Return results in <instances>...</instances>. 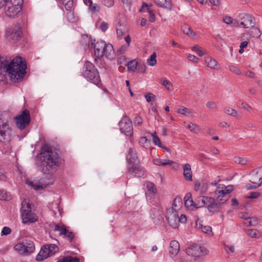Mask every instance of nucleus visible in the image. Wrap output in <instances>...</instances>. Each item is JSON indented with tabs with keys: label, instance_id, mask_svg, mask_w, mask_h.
Masks as SVG:
<instances>
[{
	"label": "nucleus",
	"instance_id": "1",
	"mask_svg": "<svg viewBox=\"0 0 262 262\" xmlns=\"http://www.w3.org/2000/svg\"><path fill=\"white\" fill-rule=\"evenodd\" d=\"M40 155V170L44 174H50V178L53 179L52 173L56 171L62 161L59 150L45 143L41 147Z\"/></svg>",
	"mask_w": 262,
	"mask_h": 262
},
{
	"label": "nucleus",
	"instance_id": "2",
	"mask_svg": "<svg viewBox=\"0 0 262 262\" xmlns=\"http://www.w3.org/2000/svg\"><path fill=\"white\" fill-rule=\"evenodd\" d=\"M26 62L20 57H16L10 62L7 60L4 68V75L14 82L26 80L27 77Z\"/></svg>",
	"mask_w": 262,
	"mask_h": 262
},
{
	"label": "nucleus",
	"instance_id": "3",
	"mask_svg": "<svg viewBox=\"0 0 262 262\" xmlns=\"http://www.w3.org/2000/svg\"><path fill=\"white\" fill-rule=\"evenodd\" d=\"M10 120L7 114H0V142L7 143L12 140L13 132L9 124Z\"/></svg>",
	"mask_w": 262,
	"mask_h": 262
},
{
	"label": "nucleus",
	"instance_id": "4",
	"mask_svg": "<svg viewBox=\"0 0 262 262\" xmlns=\"http://www.w3.org/2000/svg\"><path fill=\"white\" fill-rule=\"evenodd\" d=\"M95 40H94V41ZM91 48H94V53L96 58H100L103 56L109 58L111 55L112 52H114L113 47L111 44H106L104 41L100 40L97 41L95 44L94 42L91 41Z\"/></svg>",
	"mask_w": 262,
	"mask_h": 262
},
{
	"label": "nucleus",
	"instance_id": "5",
	"mask_svg": "<svg viewBox=\"0 0 262 262\" xmlns=\"http://www.w3.org/2000/svg\"><path fill=\"white\" fill-rule=\"evenodd\" d=\"M23 0H7L4 6L5 14L11 18H15L22 9Z\"/></svg>",
	"mask_w": 262,
	"mask_h": 262
},
{
	"label": "nucleus",
	"instance_id": "6",
	"mask_svg": "<svg viewBox=\"0 0 262 262\" xmlns=\"http://www.w3.org/2000/svg\"><path fill=\"white\" fill-rule=\"evenodd\" d=\"M21 216L23 223L30 224L38 221V217L31 210V204L25 200L21 203Z\"/></svg>",
	"mask_w": 262,
	"mask_h": 262
},
{
	"label": "nucleus",
	"instance_id": "7",
	"mask_svg": "<svg viewBox=\"0 0 262 262\" xmlns=\"http://www.w3.org/2000/svg\"><path fill=\"white\" fill-rule=\"evenodd\" d=\"M83 72V76L91 82H101L99 72L94 66L90 61H86L84 63Z\"/></svg>",
	"mask_w": 262,
	"mask_h": 262
},
{
	"label": "nucleus",
	"instance_id": "8",
	"mask_svg": "<svg viewBox=\"0 0 262 262\" xmlns=\"http://www.w3.org/2000/svg\"><path fill=\"white\" fill-rule=\"evenodd\" d=\"M22 32L19 24L16 23L9 27L6 30L5 36L10 41L16 42L20 40Z\"/></svg>",
	"mask_w": 262,
	"mask_h": 262
},
{
	"label": "nucleus",
	"instance_id": "9",
	"mask_svg": "<svg viewBox=\"0 0 262 262\" xmlns=\"http://www.w3.org/2000/svg\"><path fill=\"white\" fill-rule=\"evenodd\" d=\"M58 250V247L54 244L43 246L36 257V260L41 261L54 255Z\"/></svg>",
	"mask_w": 262,
	"mask_h": 262
},
{
	"label": "nucleus",
	"instance_id": "10",
	"mask_svg": "<svg viewBox=\"0 0 262 262\" xmlns=\"http://www.w3.org/2000/svg\"><path fill=\"white\" fill-rule=\"evenodd\" d=\"M186 253L194 257H201L208 254V250L204 247L194 244L186 249Z\"/></svg>",
	"mask_w": 262,
	"mask_h": 262
},
{
	"label": "nucleus",
	"instance_id": "11",
	"mask_svg": "<svg viewBox=\"0 0 262 262\" xmlns=\"http://www.w3.org/2000/svg\"><path fill=\"white\" fill-rule=\"evenodd\" d=\"M14 248L20 254H28L34 251L35 246L33 242L26 240L22 243L17 244Z\"/></svg>",
	"mask_w": 262,
	"mask_h": 262
},
{
	"label": "nucleus",
	"instance_id": "12",
	"mask_svg": "<svg viewBox=\"0 0 262 262\" xmlns=\"http://www.w3.org/2000/svg\"><path fill=\"white\" fill-rule=\"evenodd\" d=\"M17 127L20 129H24L30 122V112L27 110L23 111L20 115L15 117Z\"/></svg>",
	"mask_w": 262,
	"mask_h": 262
},
{
	"label": "nucleus",
	"instance_id": "13",
	"mask_svg": "<svg viewBox=\"0 0 262 262\" xmlns=\"http://www.w3.org/2000/svg\"><path fill=\"white\" fill-rule=\"evenodd\" d=\"M120 130L121 133L127 136H130L133 134V129L132 125V122L127 117H124L119 123Z\"/></svg>",
	"mask_w": 262,
	"mask_h": 262
},
{
	"label": "nucleus",
	"instance_id": "14",
	"mask_svg": "<svg viewBox=\"0 0 262 262\" xmlns=\"http://www.w3.org/2000/svg\"><path fill=\"white\" fill-rule=\"evenodd\" d=\"M166 219L169 225L173 228H177L179 227L178 214L176 209L172 208L167 210Z\"/></svg>",
	"mask_w": 262,
	"mask_h": 262
},
{
	"label": "nucleus",
	"instance_id": "15",
	"mask_svg": "<svg viewBox=\"0 0 262 262\" xmlns=\"http://www.w3.org/2000/svg\"><path fill=\"white\" fill-rule=\"evenodd\" d=\"M128 170L129 173L135 177H142L144 176L145 170L139 163H136L128 165Z\"/></svg>",
	"mask_w": 262,
	"mask_h": 262
},
{
	"label": "nucleus",
	"instance_id": "16",
	"mask_svg": "<svg viewBox=\"0 0 262 262\" xmlns=\"http://www.w3.org/2000/svg\"><path fill=\"white\" fill-rule=\"evenodd\" d=\"M54 230L59 232V235H63L64 238H68L70 242H72L75 237L74 233L68 230L64 226L56 225Z\"/></svg>",
	"mask_w": 262,
	"mask_h": 262
},
{
	"label": "nucleus",
	"instance_id": "17",
	"mask_svg": "<svg viewBox=\"0 0 262 262\" xmlns=\"http://www.w3.org/2000/svg\"><path fill=\"white\" fill-rule=\"evenodd\" d=\"M241 20L240 25L243 26L245 28H249L255 23V18L252 15L247 13H242L239 15Z\"/></svg>",
	"mask_w": 262,
	"mask_h": 262
},
{
	"label": "nucleus",
	"instance_id": "18",
	"mask_svg": "<svg viewBox=\"0 0 262 262\" xmlns=\"http://www.w3.org/2000/svg\"><path fill=\"white\" fill-rule=\"evenodd\" d=\"M249 181L253 184H262V167L253 170L250 173Z\"/></svg>",
	"mask_w": 262,
	"mask_h": 262
},
{
	"label": "nucleus",
	"instance_id": "19",
	"mask_svg": "<svg viewBox=\"0 0 262 262\" xmlns=\"http://www.w3.org/2000/svg\"><path fill=\"white\" fill-rule=\"evenodd\" d=\"M206 207L208 210L212 214L219 212L222 208V206L216 201L215 199L211 197H209Z\"/></svg>",
	"mask_w": 262,
	"mask_h": 262
},
{
	"label": "nucleus",
	"instance_id": "20",
	"mask_svg": "<svg viewBox=\"0 0 262 262\" xmlns=\"http://www.w3.org/2000/svg\"><path fill=\"white\" fill-rule=\"evenodd\" d=\"M150 216L156 224H160L164 220L162 211L159 208L152 209Z\"/></svg>",
	"mask_w": 262,
	"mask_h": 262
},
{
	"label": "nucleus",
	"instance_id": "21",
	"mask_svg": "<svg viewBox=\"0 0 262 262\" xmlns=\"http://www.w3.org/2000/svg\"><path fill=\"white\" fill-rule=\"evenodd\" d=\"M128 165H132L136 163H139V160L137 155V152L134 148H130L126 156Z\"/></svg>",
	"mask_w": 262,
	"mask_h": 262
},
{
	"label": "nucleus",
	"instance_id": "22",
	"mask_svg": "<svg viewBox=\"0 0 262 262\" xmlns=\"http://www.w3.org/2000/svg\"><path fill=\"white\" fill-rule=\"evenodd\" d=\"M180 250L179 243L176 241H172L170 243L169 254L172 258L176 256Z\"/></svg>",
	"mask_w": 262,
	"mask_h": 262
},
{
	"label": "nucleus",
	"instance_id": "23",
	"mask_svg": "<svg viewBox=\"0 0 262 262\" xmlns=\"http://www.w3.org/2000/svg\"><path fill=\"white\" fill-rule=\"evenodd\" d=\"M209 196H199L195 200L194 202V207L196 208L203 207L206 206L207 204Z\"/></svg>",
	"mask_w": 262,
	"mask_h": 262
},
{
	"label": "nucleus",
	"instance_id": "24",
	"mask_svg": "<svg viewBox=\"0 0 262 262\" xmlns=\"http://www.w3.org/2000/svg\"><path fill=\"white\" fill-rule=\"evenodd\" d=\"M184 177L187 181L192 180V173L191 169V166L189 164H185L183 166Z\"/></svg>",
	"mask_w": 262,
	"mask_h": 262
},
{
	"label": "nucleus",
	"instance_id": "25",
	"mask_svg": "<svg viewBox=\"0 0 262 262\" xmlns=\"http://www.w3.org/2000/svg\"><path fill=\"white\" fill-rule=\"evenodd\" d=\"M195 228L198 229H201L205 233L210 234L212 233L211 227L209 226H203L201 221L199 220L196 221Z\"/></svg>",
	"mask_w": 262,
	"mask_h": 262
},
{
	"label": "nucleus",
	"instance_id": "26",
	"mask_svg": "<svg viewBox=\"0 0 262 262\" xmlns=\"http://www.w3.org/2000/svg\"><path fill=\"white\" fill-rule=\"evenodd\" d=\"M214 192L217 196L216 200H215L221 206L222 204L228 200L230 197V195H226L225 194H222L221 193H219V190H215Z\"/></svg>",
	"mask_w": 262,
	"mask_h": 262
},
{
	"label": "nucleus",
	"instance_id": "27",
	"mask_svg": "<svg viewBox=\"0 0 262 262\" xmlns=\"http://www.w3.org/2000/svg\"><path fill=\"white\" fill-rule=\"evenodd\" d=\"M181 29L184 34L190 37L194 38L196 36L195 33L193 31L191 26L189 25L184 24L182 27Z\"/></svg>",
	"mask_w": 262,
	"mask_h": 262
},
{
	"label": "nucleus",
	"instance_id": "28",
	"mask_svg": "<svg viewBox=\"0 0 262 262\" xmlns=\"http://www.w3.org/2000/svg\"><path fill=\"white\" fill-rule=\"evenodd\" d=\"M84 3L89 7L90 11L93 13L98 11L99 6L97 4H93L92 0H83Z\"/></svg>",
	"mask_w": 262,
	"mask_h": 262
},
{
	"label": "nucleus",
	"instance_id": "29",
	"mask_svg": "<svg viewBox=\"0 0 262 262\" xmlns=\"http://www.w3.org/2000/svg\"><path fill=\"white\" fill-rule=\"evenodd\" d=\"M156 3L160 7L169 10L171 9V3L170 0H157Z\"/></svg>",
	"mask_w": 262,
	"mask_h": 262
},
{
	"label": "nucleus",
	"instance_id": "30",
	"mask_svg": "<svg viewBox=\"0 0 262 262\" xmlns=\"http://www.w3.org/2000/svg\"><path fill=\"white\" fill-rule=\"evenodd\" d=\"M153 162L155 165L158 166H166V165H171L174 163L173 161L170 160H165L164 161H162V159L157 158L153 160Z\"/></svg>",
	"mask_w": 262,
	"mask_h": 262
},
{
	"label": "nucleus",
	"instance_id": "31",
	"mask_svg": "<svg viewBox=\"0 0 262 262\" xmlns=\"http://www.w3.org/2000/svg\"><path fill=\"white\" fill-rule=\"evenodd\" d=\"M57 262H80V259L77 257L67 256L61 259H58Z\"/></svg>",
	"mask_w": 262,
	"mask_h": 262
},
{
	"label": "nucleus",
	"instance_id": "32",
	"mask_svg": "<svg viewBox=\"0 0 262 262\" xmlns=\"http://www.w3.org/2000/svg\"><path fill=\"white\" fill-rule=\"evenodd\" d=\"M255 23L253 24V25L250 27L249 28L252 29V30L250 32V34L252 37L258 38L260 36L261 33L259 29L258 28L255 27Z\"/></svg>",
	"mask_w": 262,
	"mask_h": 262
},
{
	"label": "nucleus",
	"instance_id": "33",
	"mask_svg": "<svg viewBox=\"0 0 262 262\" xmlns=\"http://www.w3.org/2000/svg\"><path fill=\"white\" fill-rule=\"evenodd\" d=\"M205 61L207 66L211 69H215L217 66L216 61L210 57H205Z\"/></svg>",
	"mask_w": 262,
	"mask_h": 262
},
{
	"label": "nucleus",
	"instance_id": "34",
	"mask_svg": "<svg viewBox=\"0 0 262 262\" xmlns=\"http://www.w3.org/2000/svg\"><path fill=\"white\" fill-rule=\"evenodd\" d=\"M178 113L182 115H184L186 116H191L193 114V111L190 109L187 108L185 107H183L181 108H179L178 110Z\"/></svg>",
	"mask_w": 262,
	"mask_h": 262
},
{
	"label": "nucleus",
	"instance_id": "35",
	"mask_svg": "<svg viewBox=\"0 0 262 262\" xmlns=\"http://www.w3.org/2000/svg\"><path fill=\"white\" fill-rule=\"evenodd\" d=\"M247 234L250 237L252 238H258L260 236V232L255 229L248 230Z\"/></svg>",
	"mask_w": 262,
	"mask_h": 262
},
{
	"label": "nucleus",
	"instance_id": "36",
	"mask_svg": "<svg viewBox=\"0 0 262 262\" xmlns=\"http://www.w3.org/2000/svg\"><path fill=\"white\" fill-rule=\"evenodd\" d=\"M80 43L83 46H85L89 48L91 47V44H90V39L87 35H83L82 36Z\"/></svg>",
	"mask_w": 262,
	"mask_h": 262
},
{
	"label": "nucleus",
	"instance_id": "37",
	"mask_svg": "<svg viewBox=\"0 0 262 262\" xmlns=\"http://www.w3.org/2000/svg\"><path fill=\"white\" fill-rule=\"evenodd\" d=\"M156 57V53L155 52L153 53L147 60L148 64L151 66L155 65L157 63Z\"/></svg>",
	"mask_w": 262,
	"mask_h": 262
},
{
	"label": "nucleus",
	"instance_id": "38",
	"mask_svg": "<svg viewBox=\"0 0 262 262\" xmlns=\"http://www.w3.org/2000/svg\"><path fill=\"white\" fill-rule=\"evenodd\" d=\"M138 63L135 59L128 61L127 63L128 69L129 70L134 71L137 69Z\"/></svg>",
	"mask_w": 262,
	"mask_h": 262
},
{
	"label": "nucleus",
	"instance_id": "39",
	"mask_svg": "<svg viewBox=\"0 0 262 262\" xmlns=\"http://www.w3.org/2000/svg\"><path fill=\"white\" fill-rule=\"evenodd\" d=\"M257 224L258 221L256 218L250 217H249L246 222L245 223V224L248 226H256Z\"/></svg>",
	"mask_w": 262,
	"mask_h": 262
},
{
	"label": "nucleus",
	"instance_id": "40",
	"mask_svg": "<svg viewBox=\"0 0 262 262\" xmlns=\"http://www.w3.org/2000/svg\"><path fill=\"white\" fill-rule=\"evenodd\" d=\"M233 190V186L228 185L225 187L223 190H219V193H221L222 194H225L226 195H229V193Z\"/></svg>",
	"mask_w": 262,
	"mask_h": 262
},
{
	"label": "nucleus",
	"instance_id": "41",
	"mask_svg": "<svg viewBox=\"0 0 262 262\" xmlns=\"http://www.w3.org/2000/svg\"><path fill=\"white\" fill-rule=\"evenodd\" d=\"M225 113L227 114L233 116V117H238V113L236 110L233 108H231L230 107H228L225 110Z\"/></svg>",
	"mask_w": 262,
	"mask_h": 262
},
{
	"label": "nucleus",
	"instance_id": "42",
	"mask_svg": "<svg viewBox=\"0 0 262 262\" xmlns=\"http://www.w3.org/2000/svg\"><path fill=\"white\" fill-rule=\"evenodd\" d=\"M62 3L67 10L70 11L71 10L73 4V0H62Z\"/></svg>",
	"mask_w": 262,
	"mask_h": 262
},
{
	"label": "nucleus",
	"instance_id": "43",
	"mask_svg": "<svg viewBox=\"0 0 262 262\" xmlns=\"http://www.w3.org/2000/svg\"><path fill=\"white\" fill-rule=\"evenodd\" d=\"M192 50L196 52V53L199 56H202L204 54V51L202 50V48L199 46L196 45L192 47Z\"/></svg>",
	"mask_w": 262,
	"mask_h": 262
},
{
	"label": "nucleus",
	"instance_id": "44",
	"mask_svg": "<svg viewBox=\"0 0 262 262\" xmlns=\"http://www.w3.org/2000/svg\"><path fill=\"white\" fill-rule=\"evenodd\" d=\"M26 183L36 190H38L43 188V185H35L32 181L29 180H26Z\"/></svg>",
	"mask_w": 262,
	"mask_h": 262
},
{
	"label": "nucleus",
	"instance_id": "45",
	"mask_svg": "<svg viewBox=\"0 0 262 262\" xmlns=\"http://www.w3.org/2000/svg\"><path fill=\"white\" fill-rule=\"evenodd\" d=\"M152 138H153V142L154 144L156 145H158L159 147H161V143L160 141V140L159 138L157 136L156 132H155L152 134H151Z\"/></svg>",
	"mask_w": 262,
	"mask_h": 262
},
{
	"label": "nucleus",
	"instance_id": "46",
	"mask_svg": "<svg viewBox=\"0 0 262 262\" xmlns=\"http://www.w3.org/2000/svg\"><path fill=\"white\" fill-rule=\"evenodd\" d=\"M234 161L238 164L243 165L247 164L248 160L244 158L236 157L234 158Z\"/></svg>",
	"mask_w": 262,
	"mask_h": 262
},
{
	"label": "nucleus",
	"instance_id": "47",
	"mask_svg": "<svg viewBox=\"0 0 262 262\" xmlns=\"http://www.w3.org/2000/svg\"><path fill=\"white\" fill-rule=\"evenodd\" d=\"M125 31V29L124 28V27L121 26L119 25L116 28V32L118 36H121L123 35Z\"/></svg>",
	"mask_w": 262,
	"mask_h": 262
},
{
	"label": "nucleus",
	"instance_id": "48",
	"mask_svg": "<svg viewBox=\"0 0 262 262\" xmlns=\"http://www.w3.org/2000/svg\"><path fill=\"white\" fill-rule=\"evenodd\" d=\"M187 128H189L190 131L194 133H196L199 130L198 126L192 123H189L187 126Z\"/></svg>",
	"mask_w": 262,
	"mask_h": 262
},
{
	"label": "nucleus",
	"instance_id": "49",
	"mask_svg": "<svg viewBox=\"0 0 262 262\" xmlns=\"http://www.w3.org/2000/svg\"><path fill=\"white\" fill-rule=\"evenodd\" d=\"M136 70L139 72L144 73L146 70V66L143 63L139 62Z\"/></svg>",
	"mask_w": 262,
	"mask_h": 262
},
{
	"label": "nucleus",
	"instance_id": "50",
	"mask_svg": "<svg viewBox=\"0 0 262 262\" xmlns=\"http://www.w3.org/2000/svg\"><path fill=\"white\" fill-rule=\"evenodd\" d=\"M145 97L146 98V101L148 102L151 101L152 100H155L156 99V96L150 93H148L145 95Z\"/></svg>",
	"mask_w": 262,
	"mask_h": 262
},
{
	"label": "nucleus",
	"instance_id": "51",
	"mask_svg": "<svg viewBox=\"0 0 262 262\" xmlns=\"http://www.w3.org/2000/svg\"><path fill=\"white\" fill-rule=\"evenodd\" d=\"M147 188L149 192L151 193H155L156 189L154 184L152 183H149L147 184Z\"/></svg>",
	"mask_w": 262,
	"mask_h": 262
},
{
	"label": "nucleus",
	"instance_id": "52",
	"mask_svg": "<svg viewBox=\"0 0 262 262\" xmlns=\"http://www.w3.org/2000/svg\"><path fill=\"white\" fill-rule=\"evenodd\" d=\"M11 232V229L8 227H4L1 231V235H7L10 234Z\"/></svg>",
	"mask_w": 262,
	"mask_h": 262
},
{
	"label": "nucleus",
	"instance_id": "53",
	"mask_svg": "<svg viewBox=\"0 0 262 262\" xmlns=\"http://www.w3.org/2000/svg\"><path fill=\"white\" fill-rule=\"evenodd\" d=\"M148 143V140L146 137H142L140 138L139 144L141 146L145 147Z\"/></svg>",
	"mask_w": 262,
	"mask_h": 262
},
{
	"label": "nucleus",
	"instance_id": "54",
	"mask_svg": "<svg viewBox=\"0 0 262 262\" xmlns=\"http://www.w3.org/2000/svg\"><path fill=\"white\" fill-rule=\"evenodd\" d=\"M7 60L5 59L3 57L0 55V74H2L1 70L4 69Z\"/></svg>",
	"mask_w": 262,
	"mask_h": 262
},
{
	"label": "nucleus",
	"instance_id": "55",
	"mask_svg": "<svg viewBox=\"0 0 262 262\" xmlns=\"http://www.w3.org/2000/svg\"><path fill=\"white\" fill-rule=\"evenodd\" d=\"M241 107L244 110H246L249 112H251L253 110L252 107H251L248 104L245 102H242L241 104Z\"/></svg>",
	"mask_w": 262,
	"mask_h": 262
},
{
	"label": "nucleus",
	"instance_id": "56",
	"mask_svg": "<svg viewBox=\"0 0 262 262\" xmlns=\"http://www.w3.org/2000/svg\"><path fill=\"white\" fill-rule=\"evenodd\" d=\"M147 11L149 15V20L151 23L154 22L155 21V14L149 9H147Z\"/></svg>",
	"mask_w": 262,
	"mask_h": 262
},
{
	"label": "nucleus",
	"instance_id": "57",
	"mask_svg": "<svg viewBox=\"0 0 262 262\" xmlns=\"http://www.w3.org/2000/svg\"><path fill=\"white\" fill-rule=\"evenodd\" d=\"M206 106L210 110H214L216 108V104L212 101H209L206 103Z\"/></svg>",
	"mask_w": 262,
	"mask_h": 262
},
{
	"label": "nucleus",
	"instance_id": "58",
	"mask_svg": "<svg viewBox=\"0 0 262 262\" xmlns=\"http://www.w3.org/2000/svg\"><path fill=\"white\" fill-rule=\"evenodd\" d=\"M128 47V46L127 45L122 46L120 48H119L118 49V50H117L118 53H119L120 54H123L126 51V50H127Z\"/></svg>",
	"mask_w": 262,
	"mask_h": 262
},
{
	"label": "nucleus",
	"instance_id": "59",
	"mask_svg": "<svg viewBox=\"0 0 262 262\" xmlns=\"http://www.w3.org/2000/svg\"><path fill=\"white\" fill-rule=\"evenodd\" d=\"M260 195V193L258 192H251L250 195L247 196L249 199H257Z\"/></svg>",
	"mask_w": 262,
	"mask_h": 262
},
{
	"label": "nucleus",
	"instance_id": "60",
	"mask_svg": "<svg viewBox=\"0 0 262 262\" xmlns=\"http://www.w3.org/2000/svg\"><path fill=\"white\" fill-rule=\"evenodd\" d=\"M134 123H135V125H141L142 123V119L141 117L139 116L136 117L135 119H134Z\"/></svg>",
	"mask_w": 262,
	"mask_h": 262
},
{
	"label": "nucleus",
	"instance_id": "61",
	"mask_svg": "<svg viewBox=\"0 0 262 262\" xmlns=\"http://www.w3.org/2000/svg\"><path fill=\"white\" fill-rule=\"evenodd\" d=\"M103 3L107 7H111L114 5L113 0H103Z\"/></svg>",
	"mask_w": 262,
	"mask_h": 262
},
{
	"label": "nucleus",
	"instance_id": "62",
	"mask_svg": "<svg viewBox=\"0 0 262 262\" xmlns=\"http://www.w3.org/2000/svg\"><path fill=\"white\" fill-rule=\"evenodd\" d=\"M188 59L192 61V62H193L194 63H196L198 62L199 61V59L198 58H197L196 56H195L194 55H191V54H189L188 55Z\"/></svg>",
	"mask_w": 262,
	"mask_h": 262
},
{
	"label": "nucleus",
	"instance_id": "63",
	"mask_svg": "<svg viewBox=\"0 0 262 262\" xmlns=\"http://www.w3.org/2000/svg\"><path fill=\"white\" fill-rule=\"evenodd\" d=\"M178 221L179 224L180 223H185L187 221V218L186 215L184 214H181L180 217L178 216Z\"/></svg>",
	"mask_w": 262,
	"mask_h": 262
},
{
	"label": "nucleus",
	"instance_id": "64",
	"mask_svg": "<svg viewBox=\"0 0 262 262\" xmlns=\"http://www.w3.org/2000/svg\"><path fill=\"white\" fill-rule=\"evenodd\" d=\"M101 30L103 32H105L108 28V24L105 21H103L100 27Z\"/></svg>",
	"mask_w": 262,
	"mask_h": 262
}]
</instances>
